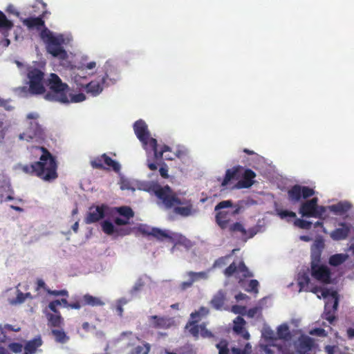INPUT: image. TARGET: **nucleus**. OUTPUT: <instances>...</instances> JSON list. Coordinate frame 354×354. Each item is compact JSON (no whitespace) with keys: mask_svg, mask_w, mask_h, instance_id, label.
Listing matches in <instances>:
<instances>
[{"mask_svg":"<svg viewBox=\"0 0 354 354\" xmlns=\"http://www.w3.org/2000/svg\"><path fill=\"white\" fill-rule=\"evenodd\" d=\"M241 207H238L234 210H221L217 212L215 216L216 223L222 229H226L232 216L240 212Z\"/></svg>","mask_w":354,"mask_h":354,"instance_id":"obj_12","label":"nucleus"},{"mask_svg":"<svg viewBox=\"0 0 354 354\" xmlns=\"http://www.w3.org/2000/svg\"><path fill=\"white\" fill-rule=\"evenodd\" d=\"M104 75L100 81L94 80L87 83L85 86L86 91L93 96H97L104 87L114 84L118 79L115 70L111 65L104 66Z\"/></svg>","mask_w":354,"mask_h":354,"instance_id":"obj_6","label":"nucleus"},{"mask_svg":"<svg viewBox=\"0 0 354 354\" xmlns=\"http://www.w3.org/2000/svg\"><path fill=\"white\" fill-rule=\"evenodd\" d=\"M150 326L156 329H167L174 325L172 318L151 315L149 317Z\"/></svg>","mask_w":354,"mask_h":354,"instance_id":"obj_15","label":"nucleus"},{"mask_svg":"<svg viewBox=\"0 0 354 354\" xmlns=\"http://www.w3.org/2000/svg\"><path fill=\"white\" fill-rule=\"evenodd\" d=\"M277 214L279 216V217L282 219L286 218V217H291V218H295L296 214L294 212L289 211V210H283V209H277Z\"/></svg>","mask_w":354,"mask_h":354,"instance_id":"obj_49","label":"nucleus"},{"mask_svg":"<svg viewBox=\"0 0 354 354\" xmlns=\"http://www.w3.org/2000/svg\"><path fill=\"white\" fill-rule=\"evenodd\" d=\"M150 348V344L149 343H145L143 346H137L135 347L130 354H149Z\"/></svg>","mask_w":354,"mask_h":354,"instance_id":"obj_40","label":"nucleus"},{"mask_svg":"<svg viewBox=\"0 0 354 354\" xmlns=\"http://www.w3.org/2000/svg\"><path fill=\"white\" fill-rule=\"evenodd\" d=\"M187 276L189 278L192 279V281H196L200 279H207L208 278V272L207 271H203V272H195L193 271H189L187 273Z\"/></svg>","mask_w":354,"mask_h":354,"instance_id":"obj_37","label":"nucleus"},{"mask_svg":"<svg viewBox=\"0 0 354 354\" xmlns=\"http://www.w3.org/2000/svg\"><path fill=\"white\" fill-rule=\"evenodd\" d=\"M315 192L313 188L299 185H293L288 191V196L290 201L299 202L301 198L306 199L315 195Z\"/></svg>","mask_w":354,"mask_h":354,"instance_id":"obj_10","label":"nucleus"},{"mask_svg":"<svg viewBox=\"0 0 354 354\" xmlns=\"http://www.w3.org/2000/svg\"><path fill=\"white\" fill-rule=\"evenodd\" d=\"M153 151V159L156 162L158 160H162L163 158V154L167 151H171V148L164 145L160 151L158 149V142L156 139L151 138L149 142V153Z\"/></svg>","mask_w":354,"mask_h":354,"instance_id":"obj_18","label":"nucleus"},{"mask_svg":"<svg viewBox=\"0 0 354 354\" xmlns=\"http://www.w3.org/2000/svg\"><path fill=\"white\" fill-rule=\"evenodd\" d=\"M158 165L160 166L159 169L160 175L162 178L167 179L169 178L168 166L165 162L162 160H158L156 162H153L148 158L147 160V165L151 171H156L158 169Z\"/></svg>","mask_w":354,"mask_h":354,"instance_id":"obj_19","label":"nucleus"},{"mask_svg":"<svg viewBox=\"0 0 354 354\" xmlns=\"http://www.w3.org/2000/svg\"><path fill=\"white\" fill-rule=\"evenodd\" d=\"M223 274L227 277L234 275L236 278L239 279L240 281L253 277L252 273L250 272L243 261H239L238 264L234 261L230 263V266L224 270Z\"/></svg>","mask_w":354,"mask_h":354,"instance_id":"obj_8","label":"nucleus"},{"mask_svg":"<svg viewBox=\"0 0 354 354\" xmlns=\"http://www.w3.org/2000/svg\"><path fill=\"white\" fill-rule=\"evenodd\" d=\"M13 26V23L8 19L6 15L0 10V30L8 32L10 30Z\"/></svg>","mask_w":354,"mask_h":354,"instance_id":"obj_34","label":"nucleus"},{"mask_svg":"<svg viewBox=\"0 0 354 354\" xmlns=\"http://www.w3.org/2000/svg\"><path fill=\"white\" fill-rule=\"evenodd\" d=\"M46 317L49 327L59 328L64 324V318L62 315H53L51 313H46Z\"/></svg>","mask_w":354,"mask_h":354,"instance_id":"obj_23","label":"nucleus"},{"mask_svg":"<svg viewBox=\"0 0 354 354\" xmlns=\"http://www.w3.org/2000/svg\"><path fill=\"white\" fill-rule=\"evenodd\" d=\"M326 207L337 215H342L348 212L351 209L352 205L348 201H340L337 204H334Z\"/></svg>","mask_w":354,"mask_h":354,"instance_id":"obj_21","label":"nucleus"},{"mask_svg":"<svg viewBox=\"0 0 354 354\" xmlns=\"http://www.w3.org/2000/svg\"><path fill=\"white\" fill-rule=\"evenodd\" d=\"M40 115L37 112H31L26 116V126L22 133L19 135V139L29 143L37 144L36 149L42 153L38 161L21 167L25 174L35 176L44 181L51 182L58 177L57 162L55 156L44 146L48 138L46 127L39 122Z\"/></svg>","mask_w":354,"mask_h":354,"instance_id":"obj_1","label":"nucleus"},{"mask_svg":"<svg viewBox=\"0 0 354 354\" xmlns=\"http://www.w3.org/2000/svg\"><path fill=\"white\" fill-rule=\"evenodd\" d=\"M91 165L94 169H106V167L104 165L103 154L91 160Z\"/></svg>","mask_w":354,"mask_h":354,"instance_id":"obj_42","label":"nucleus"},{"mask_svg":"<svg viewBox=\"0 0 354 354\" xmlns=\"http://www.w3.org/2000/svg\"><path fill=\"white\" fill-rule=\"evenodd\" d=\"M82 304L79 300H75L69 303V308L79 310Z\"/></svg>","mask_w":354,"mask_h":354,"instance_id":"obj_64","label":"nucleus"},{"mask_svg":"<svg viewBox=\"0 0 354 354\" xmlns=\"http://www.w3.org/2000/svg\"><path fill=\"white\" fill-rule=\"evenodd\" d=\"M201 335L203 337H212L213 334L211 331L206 328L205 324H202L201 327Z\"/></svg>","mask_w":354,"mask_h":354,"instance_id":"obj_56","label":"nucleus"},{"mask_svg":"<svg viewBox=\"0 0 354 354\" xmlns=\"http://www.w3.org/2000/svg\"><path fill=\"white\" fill-rule=\"evenodd\" d=\"M61 305V301L59 299L52 301L48 304V308L53 312V315H60V312L57 309V306Z\"/></svg>","mask_w":354,"mask_h":354,"instance_id":"obj_48","label":"nucleus"},{"mask_svg":"<svg viewBox=\"0 0 354 354\" xmlns=\"http://www.w3.org/2000/svg\"><path fill=\"white\" fill-rule=\"evenodd\" d=\"M326 209V207L318 205V198L315 197L301 203L299 212L304 217L322 218Z\"/></svg>","mask_w":354,"mask_h":354,"instance_id":"obj_7","label":"nucleus"},{"mask_svg":"<svg viewBox=\"0 0 354 354\" xmlns=\"http://www.w3.org/2000/svg\"><path fill=\"white\" fill-rule=\"evenodd\" d=\"M85 99L86 96L84 93H78L73 95L71 97V100L69 101L72 102H80L85 100Z\"/></svg>","mask_w":354,"mask_h":354,"instance_id":"obj_58","label":"nucleus"},{"mask_svg":"<svg viewBox=\"0 0 354 354\" xmlns=\"http://www.w3.org/2000/svg\"><path fill=\"white\" fill-rule=\"evenodd\" d=\"M311 275L320 282L324 283H329L330 282L331 272L326 266L319 265L313 261L311 263Z\"/></svg>","mask_w":354,"mask_h":354,"instance_id":"obj_11","label":"nucleus"},{"mask_svg":"<svg viewBox=\"0 0 354 354\" xmlns=\"http://www.w3.org/2000/svg\"><path fill=\"white\" fill-rule=\"evenodd\" d=\"M105 213V206H92L89 208L88 212L85 217V223L86 224L94 223L104 218Z\"/></svg>","mask_w":354,"mask_h":354,"instance_id":"obj_14","label":"nucleus"},{"mask_svg":"<svg viewBox=\"0 0 354 354\" xmlns=\"http://www.w3.org/2000/svg\"><path fill=\"white\" fill-rule=\"evenodd\" d=\"M11 100H5L0 97V107H3L6 111H12L14 106L10 104Z\"/></svg>","mask_w":354,"mask_h":354,"instance_id":"obj_50","label":"nucleus"},{"mask_svg":"<svg viewBox=\"0 0 354 354\" xmlns=\"http://www.w3.org/2000/svg\"><path fill=\"white\" fill-rule=\"evenodd\" d=\"M338 225L339 227L330 232V236L333 241L345 240L351 233L353 227L350 223L345 222H341Z\"/></svg>","mask_w":354,"mask_h":354,"instance_id":"obj_13","label":"nucleus"},{"mask_svg":"<svg viewBox=\"0 0 354 354\" xmlns=\"http://www.w3.org/2000/svg\"><path fill=\"white\" fill-rule=\"evenodd\" d=\"M310 283V278L306 272L299 273L298 276V284L300 289H304L308 286Z\"/></svg>","mask_w":354,"mask_h":354,"instance_id":"obj_41","label":"nucleus"},{"mask_svg":"<svg viewBox=\"0 0 354 354\" xmlns=\"http://www.w3.org/2000/svg\"><path fill=\"white\" fill-rule=\"evenodd\" d=\"M10 349L15 353H19L22 351L23 346L20 343L13 342L9 344Z\"/></svg>","mask_w":354,"mask_h":354,"instance_id":"obj_52","label":"nucleus"},{"mask_svg":"<svg viewBox=\"0 0 354 354\" xmlns=\"http://www.w3.org/2000/svg\"><path fill=\"white\" fill-rule=\"evenodd\" d=\"M102 231L107 235H113L115 234V227L109 221H104L102 224Z\"/></svg>","mask_w":354,"mask_h":354,"instance_id":"obj_38","label":"nucleus"},{"mask_svg":"<svg viewBox=\"0 0 354 354\" xmlns=\"http://www.w3.org/2000/svg\"><path fill=\"white\" fill-rule=\"evenodd\" d=\"M216 347L218 350V354L230 353L228 342L226 339H221L218 344H216Z\"/></svg>","mask_w":354,"mask_h":354,"instance_id":"obj_44","label":"nucleus"},{"mask_svg":"<svg viewBox=\"0 0 354 354\" xmlns=\"http://www.w3.org/2000/svg\"><path fill=\"white\" fill-rule=\"evenodd\" d=\"M247 348L250 349L251 346L249 343L246 344L244 349H241L239 348L232 347L231 351L232 354H247Z\"/></svg>","mask_w":354,"mask_h":354,"instance_id":"obj_54","label":"nucleus"},{"mask_svg":"<svg viewBox=\"0 0 354 354\" xmlns=\"http://www.w3.org/2000/svg\"><path fill=\"white\" fill-rule=\"evenodd\" d=\"M28 91L32 95H41L46 93L44 67L38 64L27 67Z\"/></svg>","mask_w":354,"mask_h":354,"instance_id":"obj_5","label":"nucleus"},{"mask_svg":"<svg viewBox=\"0 0 354 354\" xmlns=\"http://www.w3.org/2000/svg\"><path fill=\"white\" fill-rule=\"evenodd\" d=\"M151 234V236L160 241L165 239H168L169 241L172 240V236L167 230H162L157 227H152V232Z\"/></svg>","mask_w":354,"mask_h":354,"instance_id":"obj_30","label":"nucleus"},{"mask_svg":"<svg viewBox=\"0 0 354 354\" xmlns=\"http://www.w3.org/2000/svg\"><path fill=\"white\" fill-rule=\"evenodd\" d=\"M151 191L161 201L167 209L174 208V212L183 217L192 215L194 212L191 200L180 198L169 185L162 187L158 184L153 185Z\"/></svg>","mask_w":354,"mask_h":354,"instance_id":"obj_2","label":"nucleus"},{"mask_svg":"<svg viewBox=\"0 0 354 354\" xmlns=\"http://www.w3.org/2000/svg\"><path fill=\"white\" fill-rule=\"evenodd\" d=\"M348 258L346 254H335L330 257L328 263L332 266H338L345 262Z\"/></svg>","mask_w":354,"mask_h":354,"instance_id":"obj_31","label":"nucleus"},{"mask_svg":"<svg viewBox=\"0 0 354 354\" xmlns=\"http://www.w3.org/2000/svg\"><path fill=\"white\" fill-rule=\"evenodd\" d=\"M227 227L229 228V231L230 232H240L243 235L246 234V230L239 222H236L230 225H228Z\"/></svg>","mask_w":354,"mask_h":354,"instance_id":"obj_45","label":"nucleus"},{"mask_svg":"<svg viewBox=\"0 0 354 354\" xmlns=\"http://www.w3.org/2000/svg\"><path fill=\"white\" fill-rule=\"evenodd\" d=\"M51 334L57 343L65 344L69 340V337L63 329H52Z\"/></svg>","mask_w":354,"mask_h":354,"instance_id":"obj_29","label":"nucleus"},{"mask_svg":"<svg viewBox=\"0 0 354 354\" xmlns=\"http://www.w3.org/2000/svg\"><path fill=\"white\" fill-rule=\"evenodd\" d=\"M82 305H88L91 306H102L104 305V301L99 297H93L89 294H86L82 298Z\"/></svg>","mask_w":354,"mask_h":354,"instance_id":"obj_27","label":"nucleus"},{"mask_svg":"<svg viewBox=\"0 0 354 354\" xmlns=\"http://www.w3.org/2000/svg\"><path fill=\"white\" fill-rule=\"evenodd\" d=\"M133 130L149 156V142L152 138L150 137L147 124L145 121L139 120L134 123Z\"/></svg>","mask_w":354,"mask_h":354,"instance_id":"obj_9","label":"nucleus"},{"mask_svg":"<svg viewBox=\"0 0 354 354\" xmlns=\"http://www.w3.org/2000/svg\"><path fill=\"white\" fill-rule=\"evenodd\" d=\"M256 174L250 169H244L241 178L236 183L237 189L250 188L254 183Z\"/></svg>","mask_w":354,"mask_h":354,"instance_id":"obj_16","label":"nucleus"},{"mask_svg":"<svg viewBox=\"0 0 354 354\" xmlns=\"http://www.w3.org/2000/svg\"><path fill=\"white\" fill-rule=\"evenodd\" d=\"M232 310L235 314H244L245 312V307L238 305L233 306Z\"/></svg>","mask_w":354,"mask_h":354,"instance_id":"obj_63","label":"nucleus"},{"mask_svg":"<svg viewBox=\"0 0 354 354\" xmlns=\"http://www.w3.org/2000/svg\"><path fill=\"white\" fill-rule=\"evenodd\" d=\"M261 308L255 306L254 308H250L247 312V315L250 317L253 318L254 317L259 313L261 312Z\"/></svg>","mask_w":354,"mask_h":354,"instance_id":"obj_57","label":"nucleus"},{"mask_svg":"<svg viewBox=\"0 0 354 354\" xmlns=\"http://www.w3.org/2000/svg\"><path fill=\"white\" fill-rule=\"evenodd\" d=\"M294 224L301 229L309 230L311 228L312 223L310 221L297 218L295 221Z\"/></svg>","mask_w":354,"mask_h":354,"instance_id":"obj_46","label":"nucleus"},{"mask_svg":"<svg viewBox=\"0 0 354 354\" xmlns=\"http://www.w3.org/2000/svg\"><path fill=\"white\" fill-rule=\"evenodd\" d=\"M245 325V321L240 316H238L234 320V331L237 333L242 335L244 339H248L250 338V334L248 331L245 330L244 326Z\"/></svg>","mask_w":354,"mask_h":354,"instance_id":"obj_22","label":"nucleus"},{"mask_svg":"<svg viewBox=\"0 0 354 354\" xmlns=\"http://www.w3.org/2000/svg\"><path fill=\"white\" fill-rule=\"evenodd\" d=\"M258 286H259V282L256 279H252L248 283V288L247 289V291L249 292H258Z\"/></svg>","mask_w":354,"mask_h":354,"instance_id":"obj_53","label":"nucleus"},{"mask_svg":"<svg viewBox=\"0 0 354 354\" xmlns=\"http://www.w3.org/2000/svg\"><path fill=\"white\" fill-rule=\"evenodd\" d=\"M129 233H130L129 229L115 227V234H113V236H124L128 235Z\"/></svg>","mask_w":354,"mask_h":354,"instance_id":"obj_55","label":"nucleus"},{"mask_svg":"<svg viewBox=\"0 0 354 354\" xmlns=\"http://www.w3.org/2000/svg\"><path fill=\"white\" fill-rule=\"evenodd\" d=\"M113 222L117 225H126L129 224V220L127 218H125L124 217L120 218V217H116L114 218Z\"/></svg>","mask_w":354,"mask_h":354,"instance_id":"obj_59","label":"nucleus"},{"mask_svg":"<svg viewBox=\"0 0 354 354\" xmlns=\"http://www.w3.org/2000/svg\"><path fill=\"white\" fill-rule=\"evenodd\" d=\"M232 206V203L231 201H223L218 203L215 207V211H218L222 209L230 207Z\"/></svg>","mask_w":354,"mask_h":354,"instance_id":"obj_51","label":"nucleus"},{"mask_svg":"<svg viewBox=\"0 0 354 354\" xmlns=\"http://www.w3.org/2000/svg\"><path fill=\"white\" fill-rule=\"evenodd\" d=\"M117 212L122 216V217H124L125 218H127L128 220H130L131 218L134 216V212L133 209L128 206H122L116 208Z\"/></svg>","mask_w":354,"mask_h":354,"instance_id":"obj_35","label":"nucleus"},{"mask_svg":"<svg viewBox=\"0 0 354 354\" xmlns=\"http://www.w3.org/2000/svg\"><path fill=\"white\" fill-rule=\"evenodd\" d=\"M45 84L49 88V91L44 93L46 100L62 104L70 102L68 97L69 87L67 84L62 81L57 74L51 73L46 80Z\"/></svg>","mask_w":354,"mask_h":354,"instance_id":"obj_3","label":"nucleus"},{"mask_svg":"<svg viewBox=\"0 0 354 354\" xmlns=\"http://www.w3.org/2000/svg\"><path fill=\"white\" fill-rule=\"evenodd\" d=\"M244 168L242 166L238 165L232 167V169H227L225 177L221 182V186H226L232 180H238L241 178Z\"/></svg>","mask_w":354,"mask_h":354,"instance_id":"obj_17","label":"nucleus"},{"mask_svg":"<svg viewBox=\"0 0 354 354\" xmlns=\"http://www.w3.org/2000/svg\"><path fill=\"white\" fill-rule=\"evenodd\" d=\"M103 159H104V165L106 167V169L112 168V169L115 172L120 171V165L117 161L113 160L111 158L108 156L106 153H103Z\"/></svg>","mask_w":354,"mask_h":354,"instance_id":"obj_32","label":"nucleus"},{"mask_svg":"<svg viewBox=\"0 0 354 354\" xmlns=\"http://www.w3.org/2000/svg\"><path fill=\"white\" fill-rule=\"evenodd\" d=\"M43 341L40 335H37L34 339L28 341L24 346V350L28 351L29 353L34 354L37 348L41 346Z\"/></svg>","mask_w":354,"mask_h":354,"instance_id":"obj_25","label":"nucleus"},{"mask_svg":"<svg viewBox=\"0 0 354 354\" xmlns=\"http://www.w3.org/2000/svg\"><path fill=\"white\" fill-rule=\"evenodd\" d=\"M225 301V295L223 291H218L211 300V304L216 310H221Z\"/></svg>","mask_w":354,"mask_h":354,"instance_id":"obj_28","label":"nucleus"},{"mask_svg":"<svg viewBox=\"0 0 354 354\" xmlns=\"http://www.w3.org/2000/svg\"><path fill=\"white\" fill-rule=\"evenodd\" d=\"M40 36L46 42L47 52L53 57L61 59L67 57V53L62 46L64 41L62 35L54 36L47 28H45L41 31Z\"/></svg>","mask_w":354,"mask_h":354,"instance_id":"obj_4","label":"nucleus"},{"mask_svg":"<svg viewBox=\"0 0 354 354\" xmlns=\"http://www.w3.org/2000/svg\"><path fill=\"white\" fill-rule=\"evenodd\" d=\"M235 250H233L230 254L219 257L213 263L212 268H222L228 263L229 259L233 255Z\"/></svg>","mask_w":354,"mask_h":354,"instance_id":"obj_36","label":"nucleus"},{"mask_svg":"<svg viewBox=\"0 0 354 354\" xmlns=\"http://www.w3.org/2000/svg\"><path fill=\"white\" fill-rule=\"evenodd\" d=\"M25 301L24 293L19 290H17V297L10 301V304L12 305L21 304Z\"/></svg>","mask_w":354,"mask_h":354,"instance_id":"obj_47","label":"nucleus"},{"mask_svg":"<svg viewBox=\"0 0 354 354\" xmlns=\"http://www.w3.org/2000/svg\"><path fill=\"white\" fill-rule=\"evenodd\" d=\"M139 232H140L143 235L151 236V233L152 232V228H150L147 225L140 226L139 227Z\"/></svg>","mask_w":354,"mask_h":354,"instance_id":"obj_62","label":"nucleus"},{"mask_svg":"<svg viewBox=\"0 0 354 354\" xmlns=\"http://www.w3.org/2000/svg\"><path fill=\"white\" fill-rule=\"evenodd\" d=\"M313 340L308 336L301 337L299 341V349L301 353L310 351L313 347Z\"/></svg>","mask_w":354,"mask_h":354,"instance_id":"obj_26","label":"nucleus"},{"mask_svg":"<svg viewBox=\"0 0 354 354\" xmlns=\"http://www.w3.org/2000/svg\"><path fill=\"white\" fill-rule=\"evenodd\" d=\"M337 306H338V300L336 298V299H335V300L333 301V311H330V310L327 311L326 310L327 304L325 306V312H324V318L331 324L336 319V317L335 316V313L337 310Z\"/></svg>","mask_w":354,"mask_h":354,"instance_id":"obj_33","label":"nucleus"},{"mask_svg":"<svg viewBox=\"0 0 354 354\" xmlns=\"http://www.w3.org/2000/svg\"><path fill=\"white\" fill-rule=\"evenodd\" d=\"M209 313V309L206 307L201 306L198 310H196L191 313V319H198V321L201 319V317L206 316Z\"/></svg>","mask_w":354,"mask_h":354,"instance_id":"obj_39","label":"nucleus"},{"mask_svg":"<svg viewBox=\"0 0 354 354\" xmlns=\"http://www.w3.org/2000/svg\"><path fill=\"white\" fill-rule=\"evenodd\" d=\"M277 335L280 339H287L290 336L288 326L286 324L280 325L277 330Z\"/></svg>","mask_w":354,"mask_h":354,"instance_id":"obj_43","label":"nucleus"},{"mask_svg":"<svg viewBox=\"0 0 354 354\" xmlns=\"http://www.w3.org/2000/svg\"><path fill=\"white\" fill-rule=\"evenodd\" d=\"M48 293L54 296H68V291L66 290H48Z\"/></svg>","mask_w":354,"mask_h":354,"instance_id":"obj_61","label":"nucleus"},{"mask_svg":"<svg viewBox=\"0 0 354 354\" xmlns=\"http://www.w3.org/2000/svg\"><path fill=\"white\" fill-rule=\"evenodd\" d=\"M198 319H191L187 322L185 326V329L187 330L189 334L195 338H198L199 332L201 330V325H198Z\"/></svg>","mask_w":354,"mask_h":354,"instance_id":"obj_24","label":"nucleus"},{"mask_svg":"<svg viewBox=\"0 0 354 354\" xmlns=\"http://www.w3.org/2000/svg\"><path fill=\"white\" fill-rule=\"evenodd\" d=\"M23 24L26 26L28 29H37L39 30L41 28L45 27V23L43 19V16L37 17H28L22 19Z\"/></svg>","mask_w":354,"mask_h":354,"instance_id":"obj_20","label":"nucleus"},{"mask_svg":"<svg viewBox=\"0 0 354 354\" xmlns=\"http://www.w3.org/2000/svg\"><path fill=\"white\" fill-rule=\"evenodd\" d=\"M120 185L122 190H128L131 189L130 182L124 178H121Z\"/></svg>","mask_w":354,"mask_h":354,"instance_id":"obj_60","label":"nucleus"}]
</instances>
